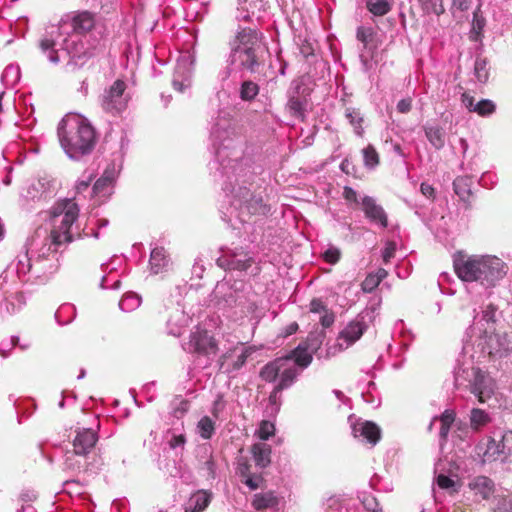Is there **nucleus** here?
<instances>
[{
	"label": "nucleus",
	"instance_id": "39",
	"mask_svg": "<svg viewBox=\"0 0 512 512\" xmlns=\"http://www.w3.org/2000/svg\"><path fill=\"white\" fill-rule=\"evenodd\" d=\"M374 36V32L371 28L366 27H358L356 38L359 40L364 47H368L369 43L372 41Z\"/></svg>",
	"mask_w": 512,
	"mask_h": 512
},
{
	"label": "nucleus",
	"instance_id": "57",
	"mask_svg": "<svg viewBox=\"0 0 512 512\" xmlns=\"http://www.w3.org/2000/svg\"><path fill=\"white\" fill-rule=\"evenodd\" d=\"M299 326L296 322L290 323L285 329V336H290L297 332Z\"/></svg>",
	"mask_w": 512,
	"mask_h": 512
},
{
	"label": "nucleus",
	"instance_id": "6",
	"mask_svg": "<svg viewBox=\"0 0 512 512\" xmlns=\"http://www.w3.org/2000/svg\"><path fill=\"white\" fill-rule=\"evenodd\" d=\"M218 350L216 339L207 330L197 328L191 332L188 342L189 352L209 357L217 354Z\"/></svg>",
	"mask_w": 512,
	"mask_h": 512
},
{
	"label": "nucleus",
	"instance_id": "13",
	"mask_svg": "<svg viewBox=\"0 0 512 512\" xmlns=\"http://www.w3.org/2000/svg\"><path fill=\"white\" fill-rule=\"evenodd\" d=\"M362 209L365 216L373 223L380 225L382 228L388 226V217L383 207L376 203V201L370 197L365 196L362 199Z\"/></svg>",
	"mask_w": 512,
	"mask_h": 512
},
{
	"label": "nucleus",
	"instance_id": "64",
	"mask_svg": "<svg viewBox=\"0 0 512 512\" xmlns=\"http://www.w3.org/2000/svg\"><path fill=\"white\" fill-rule=\"evenodd\" d=\"M281 74H284L285 73V66H283L280 70Z\"/></svg>",
	"mask_w": 512,
	"mask_h": 512
},
{
	"label": "nucleus",
	"instance_id": "31",
	"mask_svg": "<svg viewBox=\"0 0 512 512\" xmlns=\"http://www.w3.org/2000/svg\"><path fill=\"white\" fill-rule=\"evenodd\" d=\"M259 93V86L251 81L246 80L241 84L240 97L244 101H252Z\"/></svg>",
	"mask_w": 512,
	"mask_h": 512
},
{
	"label": "nucleus",
	"instance_id": "62",
	"mask_svg": "<svg viewBox=\"0 0 512 512\" xmlns=\"http://www.w3.org/2000/svg\"><path fill=\"white\" fill-rule=\"evenodd\" d=\"M347 165H348V160H344L341 164V169L342 171H344L346 174H349V171L347 170Z\"/></svg>",
	"mask_w": 512,
	"mask_h": 512
},
{
	"label": "nucleus",
	"instance_id": "46",
	"mask_svg": "<svg viewBox=\"0 0 512 512\" xmlns=\"http://www.w3.org/2000/svg\"><path fill=\"white\" fill-rule=\"evenodd\" d=\"M395 244L393 242H388L382 252V258L385 263H388L391 258L395 255Z\"/></svg>",
	"mask_w": 512,
	"mask_h": 512
},
{
	"label": "nucleus",
	"instance_id": "33",
	"mask_svg": "<svg viewBox=\"0 0 512 512\" xmlns=\"http://www.w3.org/2000/svg\"><path fill=\"white\" fill-rule=\"evenodd\" d=\"M198 432L200 436L208 440L212 437L215 431V423L208 416L202 417L197 424Z\"/></svg>",
	"mask_w": 512,
	"mask_h": 512
},
{
	"label": "nucleus",
	"instance_id": "28",
	"mask_svg": "<svg viewBox=\"0 0 512 512\" xmlns=\"http://www.w3.org/2000/svg\"><path fill=\"white\" fill-rule=\"evenodd\" d=\"M392 0H366L367 9L375 16H384L391 10Z\"/></svg>",
	"mask_w": 512,
	"mask_h": 512
},
{
	"label": "nucleus",
	"instance_id": "5",
	"mask_svg": "<svg viewBox=\"0 0 512 512\" xmlns=\"http://www.w3.org/2000/svg\"><path fill=\"white\" fill-rule=\"evenodd\" d=\"M259 377L267 382H277L269 395V402L276 404L279 395L283 390L290 388L295 382V372L293 369L285 367V361L274 359L266 363L259 371Z\"/></svg>",
	"mask_w": 512,
	"mask_h": 512
},
{
	"label": "nucleus",
	"instance_id": "60",
	"mask_svg": "<svg viewBox=\"0 0 512 512\" xmlns=\"http://www.w3.org/2000/svg\"><path fill=\"white\" fill-rule=\"evenodd\" d=\"M48 58L50 59L51 62L53 63H57L59 61V56H58V53L56 50H51L49 51V54H48Z\"/></svg>",
	"mask_w": 512,
	"mask_h": 512
},
{
	"label": "nucleus",
	"instance_id": "9",
	"mask_svg": "<svg viewBox=\"0 0 512 512\" xmlns=\"http://www.w3.org/2000/svg\"><path fill=\"white\" fill-rule=\"evenodd\" d=\"M495 381L480 369L474 371V380L471 384V392L477 396L480 403L486 402L495 392Z\"/></svg>",
	"mask_w": 512,
	"mask_h": 512
},
{
	"label": "nucleus",
	"instance_id": "51",
	"mask_svg": "<svg viewBox=\"0 0 512 512\" xmlns=\"http://www.w3.org/2000/svg\"><path fill=\"white\" fill-rule=\"evenodd\" d=\"M497 307L493 304L487 305L486 309L483 311V318L489 322L495 321V313H496Z\"/></svg>",
	"mask_w": 512,
	"mask_h": 512
},
{
	"label": "nucleus",
	"instance_id": "58",
	"mask_svg": "<svg viewBox=\"0 0 512 512\" xmlns=\"http://www.w3.org/2000/svg\"><path fill=\"white\" fill-rule=\"evenodd\" d=\"M376 278H379V282L381 283V281L387 277L388 275V272L383 269V268H379L377 270V272L375 274H373Z\"/></svg>",
	"mask_w": 512,
	"mask_h": 512
},
{
	"label": "nucleus",
	"instance_id": "50",
	"mask_svg": "<svg viewBox=\"0 0 512 512\" xmlns=\"http://www.w3.org/2000/svg\"><path fill=\"white\" fill-rule=\"evenodd\" d=\"M343 197L348 202H352V203L358 204L357 192L353 188H351L349 186H345L344 187Z\"/></svg>",
	"mask_w": 512,
	"mask_h": 512
},
{
	"label": "nucleus",
	"instance_id": "40",
	"mask_svg": "<svg viewBox=\"0 0 512 512\" xmlns=\"http://www.w3.org/2000/svg\"><path fill=\"white\" fill-rule=\"evenodd\" d=\"M236 472L239 475V477L241 478L242 483L244 482L245 479H247V478H249V476H251V474H252L251 473V465L247 459L241 458L238 461Z\"/></svg>",
	"mask_w": 512,
	"mask_h": 512
},
{
	"label": "nucleus",
	"instance_id": "59",
	"mask_svg": "<svg viewBox=\"0 0 512 512\" xmlns=\"http://www.w3.org/2000/svg\"><path fill=\"white\" fill-rule=\"evenodd\" d=\"M221 405H222V403H221V398L219 397V399H218V400H216V401L214 402L213 409H212V414H213L216 418H218V412H219V410H220V406H221Z\"/></svg>",
	"mask_w": 512,
	"mask_h": 512
},
{
	"label": "nucleus",
	"instance_id": "21",
	"mask_svg": "<svg viewBox=\"0 0 512 512\" xmlns=\"http://www.w3.org/2000/svg\"><path fill=\"white\" fill-rule=\"evenodd\" d=\"M116 178L114 167H108L103 172L102 176L94 183V195H106L109 193L110 188L113 186Z\"/></svg>",
	"mask_w": 512,
	"mask_h": 512
},
{
	"label": "nucleus",
	"instance_id": "19",
	"mask_svg": "<svg viewBox=\"0 0 512 512\" xmlns=\"http://www.w3.org/2000/svg\"><path fill=\"white\" fill-rule=\"evenodd\" d=\"M254 260L251 257L245 259H237L235 254L226 255L217 260L218 266L228 270L246 271L249 269Z\"/></svg>",
	"mask_w": 512,
	"mask_h": 512
},
{
	"label": "nucleus",
	"instance_id": "53",
	"mask_svg": "<svg viewBox=\"0 0 512 512\" xmlns=\"http://www.w3.org/2000/svg\"><path fill=\"white\" fill-rule=\"evenodd\" d=\"M453 6L460 11H466L470 7V0H453Z\"/></svg>",
	"mask_w": 512,
	"mask_h": 512
},
{
	"label": "nucleus",
	"instance_id": "20",
	"mask_svg": "<svg viewBox=\"0 0 512 512\" xmlns=\"http://www.w3.org/2000/svg\"><path fill=\"white\" fill-rule=\"evenodd\" d=\"M233 352H234V350H229L220 356L219 361H218L220 370H223L224 372H227V373L239 370L241 367L244 366V364L247 361V358L251 354L250 349H244L242 351V353L237 356V359L231 365H226L227 359L231 357Z\"/></svg>",
	"mask_w": 512,
	"mask_h": 512
},
{
	"label": "nucleus",
	"instance_id": "34",
	"mask_svg": "<svg viewBox=\"0 0 512 512\" xmlns=\"http://www.w3.org/2000/svg\"><path fill=\"white\" fill-rule=\"evenodd\" d=\"M288 109L294 117L304 119L305 101L299 97H291L288 101Z\"/></svg>",
	"mask_w": 512,
	"mask_h": 512
},
{
	"label": "nucleus",
	"instance_id": "45",
	"mask_svg": "<svg viewBox=\"0 0 512 512\" xmlns=\"http://www.w3.org/2000/svg\"><path fill=\"white\" fill-rule=\"evenodd\" d=\"M480 13V7H478L475 11H474V14H473V22H472V26H473V30L474 31H481L484 27V24H485V19L483 17H481L479 15Z\"/></svg>",
	"mask_w": 512,
	"mask_h": 512
},
{
	"label": "nucleus",
	"instance_id": "42",
	"mask_svg": "<svg viewBox=\"0 0 512 512\" xmlns=\"http://www.w3.org/2000/svg\"><path fill=\"white\" fill-rule=\"evenodd\" d=\"M341 257V252L338 248L331 247L323 253V259L329 264H336Z\"/></svg>",
	"mask_w": 512,
	"mask_h": 512
},
{
	"label": "nucleus",
	"instance_id": "54",
	"mask_svg": "<svg viewBox=\"0 0 512 512\" xmlns=\"http://www.w3.org/2000/svg\"><path fill=\"white\" fill-rule=\"evenodd\" d=\"M55 41L52 39H43L40 42V47L43 51H51L54 49Z\"/></svg>",
	"mask_w": 512,
	"mask_h": 512
},
{
	"label": "nucleus",
	"instance_id": "37",
	"mask_svg": "<svg viewBox=\"0 0 512 512\" xmlns=\"http://www.w3.org/2000/svg\"><path fill=\"white\" fill-rule=\"evenodd\" d=\"M488 61L485 58H477L475 61V75L480 82H486L489 78V71L487 68Z\"/></svg>",
	"mask_w": 512,
	"mask_h": 512
},
{
	"label": "nucleus",
	"instance_id": "4",
	"mask_svg": "<svg viewBox=\"0 0 512 512\" xmlns=\"http://www.w3.org/2000/svg\"><path fill=\"white\" fill-rule=\"evenodd\" d=\"M78 216L79 207L73 200L64 199L57 203L51 215L52 228L46 238L49 251L56 253L60 246L73 242L72 227Z\"/></svg>",
	"mask_w": 512,
	"mask_h": 512
},
{
	"label": "nucleus",
	"instance_id": "25",
	"mask_svg": "<svg viewBox=\"0 0 512 512\" xmlns=\"http://www.w3.org/2000/svg\"><path fill=\"white\" fill-rule=\"evenodd\" d=\"M168 258L163 247H156L150 255V269L153 274L162 272L168 266Z\"/></svg>",
	"mask_w": 512,
	"mask_h": 512
},
{
	"label": "nucleus",
	"instance_id": "56",
	"mask_svg": "<svg viewBox=\"0 0 512 512\" xmlns=\"http://www.w3.org/2000/svg\"><path fill=\"white\" fill-rule=\"evenodd\" d=\"M421 192L427 197H432L434 194V188L428 184L422 183Z\"/></svg>",
	"mask_w": 512,
	"mask_h": 512
},
{
	"label": "nucleus",
	"instance_id": "2",
	"mask_svg": "<svg viewBox=\"0 0 512 512\" xmlns=\"http://www.w3.org/2000/svg\"><path fill=\"white\" fill-rule=\"evenodd\" d=\"M453 266L461 280L479 281L488 287L495 286L506 274L505 263L495 256H466L460 253L454 258Z\"/></svg>",
	"mask_w": 512,
	"mask_h": 512
},
{
	"label": "nucleus",
	"instance_id": "14",
	"mask_svg": "<svg viewBox=\"0 0 512 512\" xmlns=\"http://www.w3.org/2000/svg\"><path fill=\"white\" fill-rule=\"evenodd\" d=\"M95 15L89 11L77 12L71 19L72 31L75 34L85 35L95 27Z\"/></svg>",
	"mask_w": 512,
	"mask_h": 512
},
{
	"label": "nucleus",
	"instance_id": "30",
	"mask_svg": "<svg viewBox=\"0 0 512 512\" xmlns=\"http://www.w3.org/2000/svg\"><path fill=\"white\" fill-rule=\"evenodd\" d=\"M455 420V413L451 410H445L440 416L441 427L439 431V436L442 440H446L449 434L451 425Z\"/></svg>",
	"mask_w": 512,
	"mask_h": 512
},
{
	"label": "nucleus",
	"instance_id": "32",
	"mask_svg": "<svg viewBox=\"0 0 512 512\" xmlns=\"http://www.w3.org/2000/svg\"><path fill=\"white\" fill-rule=\"evenodd\" d=\"M345 115L346 118L349 119L350 124L354 127L355 133L362 137L364 133L362 127L363 117L360 112L354 108H347Z\"/></svg>",
	"mask_w": 512,
	"mask_h": 512
},
{
	"label": "nucleus",
	"instance_id": "63",
	"mask_svg": "<svg viewBox=\"0 0 512 512\" xmlns=\"http://www.w3.org/2000/svg\"><path fill=\"white\" fill-rule=\"evenodd\" d=\"M174 86L177 87L178 90H182V84L179 82H174Z\"/></svg>",
	"mask_w": 512,
	"mask_h": 512
},
{
	"label": "nucleus",
	"instance_id": "47",
	"mask_svg": "<svg viewBox=\"0 0 512 512\" xmlns=\"http://www.w3.org/2000/svg\"><path fill=\"white\" fill-rule=\"evenodd\" d=\"M437 485L441 488V489H449V488H452L454 487L455 485V482L454 480H452L450 477L444 475V474H440L438 477H437Z\"/></svg>",
	"mask_w": 512,
	"mask_h": 512
},
{
	"label": "nucleus",
	"instance_id": "23",
	"mask_svg": "<svg viewBox=\"0 0 512 512\" xmlns=\"http://www.w3.org/2000/svg\"><path fill=\"white\" fill-rule=\"evenodd\" d=\"M251 453L255 464L261 468H266L270 462L271 448L266 443H255L251 447Z\"/></svg>",
	"mask_w": 512,
	"mask_h": 512
},
{
	"label": "nucleus",
	"instance_id": "61",
	"mask_svg": "<svg viewBox=\"0 0 512 512\" xmlns=\"http://www.w3.org/2000/svg\"><path fill=\"white\" fill-rule=\"evenodd\" d=\"M88 186H89V182L81 181L77 185V190H78V192H82V191L86 190L88 188Z\"/></svg>",
	"mask_w": 512,
	"mask_h": 512
},
{
	"label": "nucleus",
	"instance_id": "12",
	"mask_svg": "<svg viewBox=\"0 0 512 512\" xmlns=\"http://www.w3.org/2000/svg\"><path fill=\"white\" fill-rule=\"evenodd\" d=\"M366 330L367 324L364 317L358 316L345 326V328L339 333L338 338L339 340H343L346 345L345 347L348 348L358 341Z\"/></svg>",
	"mask_w": 512,
	"mask_h": 512
},
{
	"label": "nucleus",
	"instance_id": "10",
	"mask_svg": "<svg viewBox=\"0 0 512 512\" xmlns=\"http://www.w3.org/2000/svg\"><path fill=\"white\" fill-rule=\"evenodd\" d=\"M98 441V434L90 428H82L76 430L75 437L72 441L73 454L78 456L88 455L95 447Z\"/></svg>",
	"mask_w": 512,
	"mask_h": 512
},
{
	"label": "nucleus",
	"instance_id": "44",
	"mask_svg": "<svg viewBox=\"0 0 512 512\" xmlns=\"http://www.w3.org/2000/svg\"><path fill=\"white\" fill-rule=\"evenodd\" d=\"M327 310V306L324 302L319 298H314L310 302V311L312 313H325Z\"/></svg>",
	"mask_w": 512,
	"mask_h": 512
},
{
	"label": "nucleus",
	"instance_id": "36",
	"mask_svg": "<svg viewBox=\"0 0 512 512\" xmlns=\"http://www.w3.org/2000/svg\"><path fill=\"white\" fill-rule=\"evenodd\" d=\"M419 2L427 14L441 15L445 11L442 0H438V2L434 0H419Z\"/></svg>",
	"mask_w": 512,
	"mask_h": 512
},
{
	"label": "nucleus",
	"instance_id": "24",
	"mask_svg": "<svg viewBox=\"0 0 512 512\" xmlns=\"http://www.w3.org/2000/svg\"><path fill=\"white\" fill-rule=\"evenodd\" d=\"M211 501V496L205 491H198L193 494L185 508V512H202Z\"/></svg>",
	"mask_w": 512,
	"mask_h": 512
},
{
	"label": "nucleus",
	"instance_id": "17",
	"mask_svg": "<svg viewBox=\"0 0 512 512\" xmlns=\"http://www.w3.org/2000/svg\"><path fill=\"white\" fill-rule=\"evenodd\" d=\"M353 431L355 436L359 434L371 444H376L381 437L380 428L371 421H365L355 425Z\"/></svg>",
	"mask_w": 512,
	"mask_h": 512
},
{
	"label": "nucleus",
	"instance_id": "26",
	"mask_svg": "<svg viewBox=\"0 0 512 512\" xmlns=\"http://www.w3.org/2000/svg\"><path fill=\"white\" fill-rule=\"evenodd\" d=\"M425 135L429 142L436 148L441 149L445 145L444 130L438 125H426L424 127Z\"/></svg>",
	"mask_w": 512,
	"mask_h": 512
},
{
	"label": "nucleus",
	"instance_id": "35",
	"mask_svg": "<svg viewBox=\"0 0 512 512\" xmlns=\"http://www.w3.org/2000/svg\"><path fill=\"white\" fill-rule=\"evenodd\" d=\"M496 111V105L492 100L482 99L474 108V113H477L481 117H487L492 115Z\"/></svg>",
	"mask_w": 512,
	"mask_h": 512
},
{
	"label": "nucleus",
	"instance_id": "38",
	"mask_svg": "<svg viewBox=\"0 0 512 512\" xmlns=\"http://www.w3.org/2000/svg\"><path fill=\"white\" fill-rule=\"evenodd\" d=\"M274 432H275L274 424L267 420H263L260 423V427L257 431V434L261 440H268L271 436L274 435Z\"/></svg>",
	"mask_w": 512,
	"mask_h": 512
},
{
	"label": "nucleus",
	"instance_id": "16",
	"mask_svg": "<svg viewBox=\"0 0 512 512\" xmlns=\"http://www.w3.org/2000/svg\"><path fill=\"white\" fill-rule=\"evenodd\" d=\"M472 179L468 176H458L453 181V189L466 208L471 207L473 193L471 190Z\"/></svg>",
	"mask_w": 512,
	"mask_h": 512
},
{
	"label": "nucleus",
	"instance_id": "8",
	"mask_svg": "<svg viewBox=\"0 0 512 512\" xmlns=\"http://www.w3.org/2000/svg\"><path fill=\"white\" fill-rule=\"evenodd\" d=\"M512 450V431L503 433L500 440L490 438L487 442L486 449L483 452L484 462H494L502 456L510 454Z\"/></svg>",
	"mask_w": 512,
	"mask_h": 512
},
{
	"label": "nucleus",
	"instance_id": "49",
	"mask_svg": "<svg viewBox=\"0 0 512 512\" xmlns=\"http://www.w3.org/2000/svg\"><path fill=\"white\" fill-rule=\"evenodd\" d=\"M463 105L469 110V112H474V108L476 106L475 99L472 95L467 92H464L461 97Z\"/></svg>",
	"mask_w": 512,
	"mask_h": 512
},
{
	"label": "nucleus",
	"instance_id": "18",
	"mask_svg": "<svg viewBox=\"0 0 512 512\" xmlns=\"http://www.w3.org/2000/svg\"><path fill=\"white\" fill-rule=\"evenodd\" d=\"M68 51L75 65H83L87 60L95 56V48H86L82 41L72 43Z\"/></svg>",
	"mask_w": 512,
	"mask_h": 512
},
{
	"label": "nucleus",
	"instance_id": "3",
	"mask_svg": "<svg viewBox=\"0 0 512 512\" xmlns=\"http://www.w3.org/2000/svg\"><path fill=\"white\" fill-rule=\"evenodd\" d=\"M60 143L71 158L90 153L96 144L94 127L78 114L66 115L58 128Z\"/></svg>",
	"mask_w": 512,
	"mask_h": 512
},
{
	"label": "nucleus",
	"instance_id": "27",
	"mask_svg": "<svg viewBox=\"0 0 512 512\" xmlns=\"http://www.w3.org/2000/svg\"><path fill=\"white\" fill-rule=\"evenodd\" d=\"M489 415L482 409L473 408L470 413V426L478 431L490 422Z\"/></svg>",
	"mask_w": 512,
	"mask_h": 512
},
{
	"label": "nucleus",
	"instance_id": "29",
	"mask_svg": "<svg viewBox=\"0 0 512 512\" xmlns=\"http://www.w3.org/2000/svg\"><path fill=\"white\" fill-rule=\"evenodd\" d=\"M364 165L368 169H374L380 164V156L375 147L369 144L362 150Z\"/></svg>",
	"mask_w": 512,
	"mask_h": 512
},
{
	"label": "nucleus",
	"instance_id": "55",
	"mask_svg": "<svg viewBox=\"0 0 512 512\" xmlns=\"http://www.w3.org/2000/svg\"><path fill=\"white\" fill-rule=\"evenodd\" d=\"M185 443V437L183 435L174 436L170 441V447L176 448L177 446L183 445Z\"/></svg>",
	"mask_w": 512,
	"mask_h": 512
},
{
	"label": "nucleus",
	"instance_id": "22",
	"mask_svg": "<svg viewBox=\"0 0 512 512\" xmlns=\"http://www.w3.org/2000/svg\"><path fill=\"white\" fill-rule=\"evenodd\" d=\"M279 504V498L273 491H267L264 493H256L253 496L251 505L257 511H263L266 509H272L277 507Z\"/></svg>",
	"mask_w": 512,
	"mask_h": 512
},
{
	"label": "nucleus",
	"instance_id": "15",
	"mask_svg": "<svg viewBox=\"0 0 512 512\" xmlns=\"http://www.w3.org/2000/svg\"><path fill=\"white\" fill-rule=\"evenodd\" d=\"M468 487L476 495H480L483 500H488L495 492V484L492 479L487 476H477L473 478Z\"/></svg>",
	"mask_w": 512,
	"mask_h": 512
},
{
	"label": "nucleus",
	"instance_id": "41",
	"mask_svg": "<svg viewBox=\"0 0 512 512\" xmlns=\"http://www.w3.org/2000/svg\"><path fill=\"white\" fill-rule=\"evenodd\" d=\"M379 278H376L373 274H369L366 276L364 281L362 282V290L364 292H372L379 286Z\"/></svg>",
	"mask_w": 512,
	"mask_h": 512
},
{
	"label": "nucleus",
	"instance_id": "7",
	"mask_svg": "<svg viewBox=\"0 0 512 512\" xmlns=\"http://www.w3.org/2000/svg\"><path fill=\"white\" fill-rule=\"evenodd\" d=\"M126 84L123 80L117 79L102 96V108L111 114H117L123 111L127 106V100L124 98Z\"/></svg>",
	"mask_w": 512,
	"mask_h": 512
},
{
	"label": "nucleus",
	"instance_id": "1",
	"mask_svg": "<svg viewBox=\"0 0 512 512\" xmlns=\"http://www.w3.org/2000/svg\"><path fill=\"white\" fill-rule=\"evenodd\" d=\"M230 46L232 61L238 62L240 68L256 75L258 80L273 76L271 55L261 33L250 27L241 28Z\"/></svg>",
	"mask_w": 512,
	"mask_h": 512
},
{
	"label": "nucleus",
	"instance_id": "43",
	"mask_svg": "<svg viewBox=\"0 0 512 512\" xmlns=\"http://www.w3.org/2000/svg\"><path fill=\"white\" fill-rule=\"evenodd\" d=\"M264 478L261 474H251L249 478L244 480V484L251 490H256L262 486Z\"/></svg>",
	"mask_w": 512,
	"mask_h": 512
},
{
	"label": "nucleus",
	"instance_id": "48",
	"mask_svg": "<svg viewBox=\"0 0 512 512\" xmlns=\"http://www.w3.org/2000/svg\"><path fill=\"white\" fill-rule=\"evenodd\" d=\"M335 321V315L331 310H327L320 318V323L324 328H329Z\"/></svg>",
	"mask_w": 512,
	"mask_h": 512
},
{
	"label": "nucleus",
	"instance_id": "11",
	"mask_svg": "<svg viewBox=\"0 0 512 512\" xmlns=\"http://www.w3.org/2000/svg\"><path fill=\"white\" fill-rule=\"evenodd\" d=\"M277 359H282L285 361V367L291 368L295 372V380L297 379L300 369L307 368L312 360V355L308 352L307 348L298 346L292 351H290L287 355L278 357Z\"/></svg>",
	"mask_w": 512,
	"mask_h": 512
},
{
	"label": "nucleus",
	"instance_id": "52",
	"mask_svg": "<svg viewBox=\"0 0 512 512\" xmlns=\"http://www.w3.org/2000/svg\"><path fill=\"white\" fill-rule=\"evenodd\" d=\"M412 107V100L410 98L402 99L397 104V110L400 113H408Z\"/></svg>",
	"mask_w": 512,
	"mask_h": 512
}]
</instances>
